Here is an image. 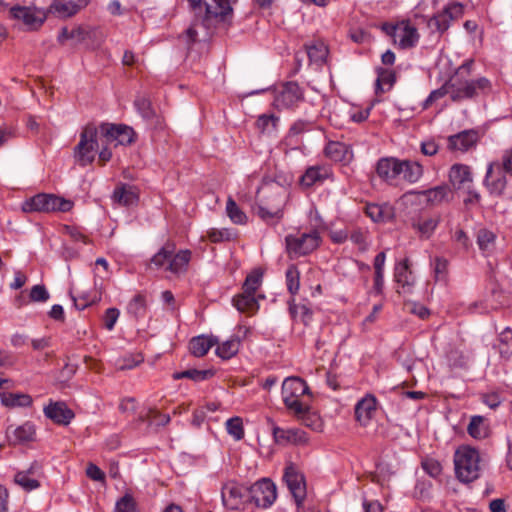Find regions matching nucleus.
Returning <instances> with one entry per match:
<instances>
[{
	"label": "nucleus",
	"mask_w": 512,
	"mask_h": 512,
	"mask_svg": "<svg viewBox=\"0 0 512 512\" xmlns=\"http://www.w3.org/2000/svg\"><path fill=\"white\" fill-rule=\"evenodd\" d=\"M112 200L121 206L130 207L139 201L138 189L129 184H119L113 191Z\"/></svg>",
	"instance_id": "obj_20"
},
{
	"label": "nucleus",
	"mask_w": 512,
	"mask_h": 512,
	"mask_svg": "<svg viewBox=\"0 0 512 512\" xmlns=\"http://www.w3.org/2000/svg\"><path fill=\"white\" fill-rule=\"evenodd\" d=\"M84 5H86L85 0H55L50 9L60 17L66 18L76 14Z\"/></svg>",
	"instance_id": "obj_27"
},
{
	"label": "nucleus",
	"mask_w": 512,
	"mask_h": 512,
	"mask_svg": "<svg viewBox=\"0 0 512 512\" xmlns=\"http://www.w3.org/2000/svg\"><path fill=\"white\" fill-rule=\"evenodd\" d=\"M449 180L454 188L460 190L473 185L471 169L465 164H454L449 171Z\"/></svg>",
	"instance_id": "obj_19"
},
{
	"label": "nucleus",
	"mask_w": 512,
	"mask_h": 512,
	"mask_svg": "<svg viewBox=\"0 0 512 512\" xmlns=\"http://www.w3.org/2000/svg\"><path fill=\"white\" fill-rule=\"evenodd\" d=\"M240 347V339L238 337H231L216 348V354L224 359L228 360L235 356Z\"/></svg>",
	"instance_id": "obj_38"
},
{
	"label": "nucleus",
	"mask_w": 512,
	"mask_h": 512,
	"mask_svg": "<svg viewBox=\"0 0 512 512\" xmlns=\"http://www.w3.org/2000/svg\"><path fill=\"white\" fill-rule=\"evenodd\" d=\"M283 479L296 505L300 507L306 497V483L303 474L300 473L293 464H290L285 468Z\"/></svg>",
	"instance_id": "obj_13"
},
{
	"label": "nucleus",
	"mask_w": 512,
	"mask_h": 512,
	"mask_svg": "<svg viewBox=\"0 0 512 512\" xmlns=\"http://www.w3.org/2000/svg\"><path fill=\"white\" fill-rule=\"evenodd\" d=\"M508 173L497 162H490L487 166L483 184L491 195L501 196L508 184Z\"/></svg>",
	"instance_id": "obj_11"
},
{
	"label": "nucleus",
	"mask_w": 512,
	"mask_h": 512,
	"mask_svg": "<svg viewBox=\"0 0 512 512\" xmlns=\"http://www.w3.org/2000/svg\"><path fill=\"white\" fill-rule=\"evenodd\" d=\"M29 296L33 302H46L50 297L46 287L39 284L31 288Z\"/></svg>",
	"instance_id": "obj_56"
},
{
	"label": "nucleus",
	"mask_w": 512,
	"mask_h": 512,
	"mask_svg": "<svg viewBox=\"0 0 512 512\" xmlns=\"http://www.w3.org/2000/svg\"><path fill=\"white\" fill-rule=\"evenodd\" d=\"M304 100V91L298 83L290 81L282 84L277 90L273 106L278 110L296 107Z\"/></svg>",
	"instance_id": "obj_9"
},
{
	"label": "nucleus",
	"mask_w": 512,
	"mask_h": 512,
	"mask_svg": "<svg viewBox=\"0 0 512 512\" xmlns=\"http://www.w3.org/2000/svg\"><path fill=\"white\" fill-rule=\"evenodd\" d=\"M120 312L117 308H108L104 315V326L107 330L111 331L118 320Z\"/></svg>",
	"instance_id": "obj_58"
},
{
	"label": "nucleus",
	"mask_w": 512,
	"mask_h": 512,
	"mask_svg": "<svg viewBox=\"0 0 512 512\" xmlns=\"http://www.w3.org/2000/svg\"><path fill=\"white\" fill-rule=\"evenodd\" d=\"M9 15L11 18L22 21L29 30L38 29L46 20L44 11L31 7H11L9 9Z\"/></svg>",
	"instance_id": "obj_16"
},
{
	"label": "nucleus",
	"mask_w": 512,
	"mask_h": 512,
	"mask_svg": "<svg viewBox=\"0 0 512 512\" xmlns=\"http://www.w3.org/2000/svg\"><path fill=\"white\" fill-rule=\"evenodd\" d=\"M45 416L58 425H68L74 418V412L64 402H50L44 407Z\"/></svg>",
	"instance_id": "obj_17"
},
{
	"label": "nucleus",
	"mask_w": 512,
	"mask_h": 512,
	"mask_svg": "<svg viewBox=\"0 0 512 512\" xmlns=\"http://www.w3.org/2000/svg\"><path fill=\"white\" fill-rule=\"evenodd\" d=\"M496 234L486 228H482L477 233V244L484 253H491L495 248Z\"/></svg>",
	"instance_id": "obj_37"
},
{
	"label": "nucleus",
	"mask_w": 512,
	"mask_h": 512,
	"mask_svg": "<svg viewBox=\"0 0 512 512\" xmlns=\"http://www.w3.org/2000/svg\"><path fill=\"white\" fill-rule=\"evenodd\" d=\"M498 350L504 358H509L512 355V329L510 327H506L500 333Z\"/></svg>",
	"instance_id": "obj_44"
},
{
	"label": "nucleus",
	"mask_w": 512,
	"mask_h": 512,
	"mask_svg": "<svg viewBox=\"0 0 512 512\" xmlns=\"http://www.w3.org/2000/svg\"><path fill=\"white\" fill-rule=\"evenodd\" d=\"M32 401V397L28 394L3 393L1 395V402L6 407H28Z\"/></svg>",
	"instance_id": "obj_35"
},
{
	"label": "nucleus",
	"mask_w": 512,
	"mask_h": 512,
	"mask_svg": "<svg viewBox=\"0 0 512 512\" xmlns=\"http://www.w3.org/2000/svg\"><path fill=\"white\" fill-rule=\"evenodd\" d=\"M468 434L475 439H482L487 435V429L484 425L482 416H473L467 427Z\"/></svg>",
	"instance_id": "obj_45"
},
{
	"label": "nucleus",
	"mask_w": 512,
	"mask_h": 512,
	"mask_svg": "<svg viewBox=\"0 0 512 512\" xmlns=\"http://www.w3.org/2000/svg\"><path fill=\"white\" fill-rule=\"evenodd\" d=\"M287 289L291 295H296L300 288V273L295 265H290L285 273Z\"/></svg>",
	"instance_id": "obj_46"
},
{
	"label": "nucleus",
	"mask_w": 512,
	"mask_h": 512,
	"mask_svg": "<svg viewBox=\"0 0 512 512\" xmlns=\"http://www.w3.org/2000/svg\"><path fill=\"white\" fill-rule=\"evenodd\" d=\"M330 175V169L326 166H311L300 178V183L304 187H312L317 183H322Z\"/></svg>",
	"instance_id": "obj_28"
},
{
	"label": "nucleus",
	"mask_w": 512,
	"mask_h": 512,
	"mask_svg": "<svg viewBox=\"0 0 512 512\" xmlns=\"http://www.w3.org/2000/svg\"><path fill=\"white\" fill-rule=\"evenodd\" d=\"M35 434L34 427L31 423L27 422L23 425L13 429H7L6 436L11 445H17L33 440Z\"/></svg>",
	"instance_id": "obj_29"
},
{
	"label": "nucleus",
	"mask_w": 512,
	"mask_h": 512,
	"mask_svg": "<svg viewBox=\"0 0 512 512\" xmlns=\"http://www.w3.org/2000/svg\"><path fill=\"white\" fill-rule=\"evenodd\" d=\"M422 467L432 477H437L441 473V465L438 461L427 459L422 462Z\"/></svg>",
	"instance_id": "obj_60"
},
{
	"label": "nucleus",
	"mask_w": 512,
	"mask_h": 512,
	"mask_svg": "<svg viewBox=\"0 0 512 512\" xmlns=\"http://www.w3.org/2000/svg\"><path fill=\"white\" fill-rule=\"evenodd\" d=\"M377 399L372 394H367L359 400L355 406L356 420L363 426H366L372 419L376 411Z\"/></svg>",
	"instance_id": "obj_23"
},
{
	"label": "nucleus",
	"mask_w": 512,
	"mask_h": 512,
	"mask_svg": "<svg viewBox=\"0 0 512 512\" xmlns=\"http://www.w3.org/2000/svg\"><path fill=\"white\" fill-rule=\"evenodd\" d=\"M473 61L468 60L463 63L455 74L447 81V87L450 88V98L454 102H460L486 94L491 90V82L485 78L469 79L470 69Z\"/></svg>",
	"instance_id": "obj_2"
},
{
	"label": "nucleus",
	"mask_w": 512,
	"mask_h": 512,
	"mask_svg": "<svg viewBox=\"0 0 512 512\" xmlns=\"http://www.w3.org/2000/svg\"><path fill=\"white\" fill-rule=\"evenodd\" d=\"M432 266L435 279L437 281H445L448 274V261L443 257H435Z\"/></svg>",
	"instance_id": "obj_51"
},
{
	"label": "nucleus",
	"mask_w": 512,
	"mask_h": 512,
	"mask_svg": "<svg viewBox=\"0 0 512 512\" xmlns=\"http://www.w3.org/2000/svg\"><path fill=\"white\" fill-rule=\"evenodd\" d=\"M306 54L311 63L322 65L328 55V49L323 43L306 45Z\"/></svg>",
	"instance_id": "obj_41"
},
{
	"label": "nucleus",
	"mask_w": 512,
	"mask_h": 512,
	"mask_svg": "<svg viewBox=\"0 0 512 512\" xmlns=\"http://www.w3.org/2000/svg\"><path fill=\"white\" fill-rule=\"evenodd\" d=\"M350 240L359 246L361 250H366L367 244L365 241V235L361 230H355L350 235Z\"/></svg>",
	"instance_id": "obj_64"
},
{
	"label": "nucleus",
	"mask_w": 512,
	"mask_h": 512,
	"mask_svg": "<svg viewBox=\"0 0 512 512\" xmlns=\"http://www.w3.org/2000/svg\"><path fill=\"white\" fill-rule=\"evenodd\" d=\"M463 13L464 7L462 4L458 2L449 4L429 19L428 27L433 32L443 34L449 29L451 22L462 17Z\"/></svg>",
	"instance_id": "obj_10"
},
{
	"label": "nucleus",
	"mask_w": 512,
	"mask_h": 512,
	"mask_svg": "<svg viewBox=\"0 0 512 512\" xmlns=\"http://www.w3.org/2000/svg\"><path fill=\"white\" fill-rule=\"evenodd\" d=\"M175 252V244L167 242L152 258L151 264L156 268L163 267L167 262L169 263L170 258Z\"/></svg>",
	"instance_id": "obj_43"
},
{
	"label": "nucleus",
	"mask_w": 512,
	"mask_h": 512,
	"mask_svg": "<svg viewBox=\"0 0 512 512\" xmlns=\"http://www.w3.org/2000/svg\"><path fill=\"white\" fill-rule=\"evenodd\" d=\"M273 437L276 443L286 445L290 443L291 429H283L275 426L273 428Z\"/></svg>",
	"instance_id": "obj_57"
},
{
	"label": "nucleus",
	"mask_w": 512,
	"mask_h": 512,
	"mask_svg": "<svg viewBox=\"0 0 512 512\" xmlns=\"http://www.w3.org/2000/svg\"><path fill=\"white\" fill-rule=\"evenodd\" d=\"M279 121V117L274 114H262L255 124L261 133L272 134L277 131Z\"/></svg>",
	"instance_id": "obj_40"
},
{
	"label": "nucleus",
	"mask_w": 512,
	"mask_h": 512,
	"mask_svg": "<svg viewBox=\"0 0 512 512\" xmlns=\"http://www.w3.org/2000/svg\"><path fill=\"white\" fill-rule=\"evenodd\" d=\"M503 169L512 178V149L506 150L501 156V160L497 161Z\"/></svg>",
	"instance_id": "obj_62"
},
{
	"label": "nucleus",
	"mask_w": 512,
	"mask_h": 512,
	"mask_svg": "<svg viewBox=\"0 0 512 512\" xmlns=\"http://www.w3.org/2000/svg\"><path fill=\"white\" fill-rule=\"evenodd\" d=\"M143 361L141 354H128L118 361L121 370L133 369Z\"/></svg>",
	"instance_id": "obj_55"
},
{
	"label": "nucleus",
	"mask_w": 512,
	"mask_h": 512,
	"mask_svg": "<svg viewBox=\"0 0 512 512\" xmlns=\"http://www.w3.org/2000/svg\"><path fill=\"white\" fill-rule=\"evenodd\" d=\"M401 174L409 183H416L423 176V166L417 161L400 160Z\"/></svg>",
	"instance_id": "obj_32"
},
{
	"label": "nucleus",
	"mask_w": 512,
	"mask_h": 512,
	"mask_svg": "<svg viewBox=\"0 0 512 512\" xmlns=\"http://www.w3.org/2000/svg\"><path fill=\"white\" fill-rule=\"evenodd\" d=\"M208 238L211 242H221L230 239L228 229H211L208 231Z\"/></svg>",
	"instance_id": "obj_61"
},
{
	"label": "nucleus",
	"mask_w": 512,
	"mask_h": 512,
	"mask_svg": "<svg viewBox=\"0 0 512 512\" xmlns=\"http://www.w3.org/2000/svg\"><path fill=\"white\" fill-rule=\"evenodd\" d=\"M21 208L25 213L67 212L72 208V202L54 194L38 193L26 199Z\"/></svg>",
	"instance_id": "obj_5"
},
{
	"label": "nucleus",
	"mask_w": 512,
	"mask_h": 512,
	"mask_svg": "<svg viewBox=\"0 0 512 512\" xmlns=\"http://www.w3.org/2000/svg\"><path fill=\"white\" fill-rule=\"evenodd\" d=\"M115 512H138L133 497L125 494L116 502Z\"/></svg>",
	"instance_id": "obj_53"
},
{
	"label": "nucleus",
	"mask_w": 512,
	"mask_h": 512,
	"mask_svg": "<svg viewBox=\"0 0 512 512\" xmlns=\"http://www.w3.org/2000/svg\"><path fill=\"white\" fill-rule=\"evenodd\" d=\"M277 497L276 485L268 478L258 480L248 487V502L259 508H269Z\"/></svg>",
	"instance_id": "obj_8"
},
{
	"label": "nucleus",
	"mask_w": 512,
	"mask_h": 512,
	"mask_svg": "<svg viewBox=\"0 0 512 512\" xmlns=\"http://www.w3.org/2000/svg\"><path fill=\"white\" fill-rule=\"evenodd\" d=\"M455 473L459 481L470 483L480 476V454L471 447L459 448L454 456Z\"/></svg>",
	"instance_id": "obj_4"
},
{
	"label": "nucleus",
	"mask_w": 512,
	"mask_h": 512,
	"mask_svg": "<svg viewBox=\"0 0 512 512\" xmlns=\"http://www.w3.org/2000/svg\"><path fill=\"white\" fill-rule=\"evenodd\" d=\"M193 21L185 32L186 42L208 41L218 31L227 30L233 19L237 0H186Z\"/></svg>",
	"instance_id": "obj_1"
},
{
	"label": "nucleus",
	"mask_w": 512,
	"mask_h": 512,
	"mask_svg": "<svg viewBox=\"0 0 512 512\" xmlns=\"http://www.w3.org/2000/svg\"><path fill=\"white\" fill-rule=\"evenodd\" d=\"M439 150V145L435 142L434 139H426L421 142L420 151L425 156H434L437 154Z\"/></svg>",
	"instance_id": "obj_59"
},
{
	"label": "nucleus",
	"mask_w": 512,
	"mask_h": 512,
	"mask_svg": "<svg viewBox=\"0 0 512 512\" xmlns=\"http://www.w3.org/2000/svg\"><path fill=\"white\" fill-rule=\"evenodd\" d=\"M439 222V217L424 216L421 214L410 218V223L413 229L417 230L420 235L425 238H429L433 234Z\"/></svg>",
	"instance_id": "obj_25"
},
{
	"label": "nucleus",
	"mask_w": 512,
	"mask_h": 512,
	"mask_svg": "<svg viewBox=\"0 0 512 512\" xmlns=\"http://www.w3.org/2000/svg\"><path fill=\"white\" fill-rule=\"evenodd\" d=\"M227 433L232 436L236 441L244 437L243 422L240 417H232L226 421Z\"/></svg>",
	"instance_id": "obj_49"
},
{
	"label": "nucleus",
	"mask_w": 512,
	"mask_h": 512,
	"mask_svg": "<svg viewBox=\"0 0 512 512\" xmlns=\"http://www.w3.org/2000/svg\"><path fill=\"white\" fill-rule=\"evenodd\" d=\"M98 130L94 124H87L81 134L80 141L74 149V156L81 166H87L95 160L98 149Z\"/></svg>",
	"instance_id": "obj_7"
},
{
	"label": "nucleus",
	"mask_w": 512,
	"mask_h": 512,
	"mask_svg": "<svg viewBox=\"0 0 512 512\" xmlns=\"http://www.w3.org/2000/svg\"><path fill=\"white\" fill-rule=\"evenodd\" d=\"M226 212L230 220L235 224H245L247 221V216L245 213L238 207L236 202L229 197L226 203Z\"/></svg>",
	"instance_id": "obj_48"
},
{
	"label": "nucleus",
	"mask_w": 512,
	"mask_h": 512,
	"mask_svg": "<svg viewBox=\"0 0 512 512\" xmlns=\"http://www.w3.org/2000/svg\"><path fill=\"white\" fill-rule=\"evenodd\" d=\"M86 474L94 481H103L105 478L103 471L97 465L92 463L87 466Z\"/></svg>",
	"instance_id": "obj_63"
},
{
	"label": "nucleus",
	"mask_w": 512,
	"mask_h": 512,
	"mask_svg": "<svg viewBox=\"0 0 512 512\" xmlns=\"http://www.w3.org/2000/svg\"><path fill=\"white\" fill-rule=\"evenodd\" d=\"M419 41V34L416 27L412 26L409 21H402L399 23V30L397 32L395 43H398L402 49H409Z\"/></svg>",
	"instance_id": "obj_24"
},
{
	"label": "nucleus",
	"mask_w": 512,
	"mask_h": 512,
	"mask_svg": "<svg viewBox=\"0 0 512 512\" xmlns=\"http://www.w3.org/2000/svg\"><path fill=\"white\" fill-rule=\"evenodd\" d=\"M318 231L309 233L289 234L285 237L286 251L290 258L305 256L313 252L320 244Z\"/></svg>",
	"instance_id": "obj_6"
},
{
	"label": "nucleus",
	"mask_w": 512,
	"mask_h": 512,
	"mask_svg": "<svg viewBox=\"0 0 512 512\" xmlns=\"http://www.w3.org/2000/svg\"><path fill=\"white\" fill-rule=\"evenodd\" d=\"M262 283V273L259 270H253L249 273L243 283L242 292L254 294Z\"/></svg>",
	"instance_id": "obj_47"
},
{
	"label": "nucleus",
	"mask_w": 512,
	"mask_h": 512,
	"mask_svg": "<svg viewBox=\"0 0 512 512\" xmlns=\"http://www.w3.org/2000/svg\"><path fill=\"white\" fill-rule=\"evenodd\" d=\"M480 140L478 130L469 129L447 137V148L452 152L465 153L476 147Z\"/></svg>",
	"instance_id": "obj_15"
},
{
	"label": "nucleus",
	"mask_w": 512,
	"mask_h": 512,
	"mask_svg": "<svg viewBox=\"0 0 512 512\" xmlns=\"http://www.w3.org/2000/svg\"><path fill=\"white\" fill-rule=\"evenodd\" d=\"M282 398L285 406L295 415H304L309 410L305 400L310 395L307 383L300 377H287L282 383Z\"/></svg>",
	"instance_id": "obj_3"
},
{
	"label": "nucleus",
	"mask_w": 512,
	"mask_h": 512,
	"mask_svg": "<svg viewBox=\"0 0 512 512\" xmlns=\"http://www.w3.org/2000/svg\"><path fill=\"white\" fill-rule=\"evenodd\" d=\"M214 376V371L211 369L198 370V369H187L181 372H175L173 379L179 380L182 378H188L195 382H201Z\"/></svg>",
	"instance_id": "obj_42"
},
{
	"label": "nucleus",
	"mask_w": 512,
	"mask_h": 512,
	"mask_svg": "<svg viewBox=\"0 0 512 512\" xmlns=\"http://www.w3.org/2000/svg\"><path fill=\"white\" fill-rule=\"evenodd\" d=\"M221 497L226 508L238 509L242 504L248 502V487L235 481H229L223 485Z\"/></svg>",
	"instance_id": "obj_12"
},
{
	"label": "nucleus",
	"mask_w": 512,
	"mask_h": 512,
	"mask_svg": "<svg viewBox=\"0 0 512 512\" xmlns=\"http://www.w3.org/2000/svg\"><path fill=\"white\" fill-rule=\"evenodd\" d=\"M191 260L190 250H180L178 253L173 254L169 260L166 270L178 274L187 270L188 264Z\"/></svg>",
	"instance_id": "obj_33"
},
{
	"label": "nucleus",
	"mask_w": 512,
	"mask_h": 512,
	"mask_svg": "<svg viewBox=\"0 0 512 512\" xmlns=\"http://www.w3.org/2000/svg\"><path fill=\"white\" fill-rule=\"evenodd\" d=\"M146 300L142 294L135 295L127 305V313L138 320L146 315Z\"/></svg>",
	"instance_id": "obj_39"
},
{
	"label": "nucleus",
	"mask_w": 512,
	"mask_h": 512,
	"mask_svg": "<svg viewBox=\"0 0 512 512\" xmlns=\"http://www.w3.org/2000/svg\"><path fill=\"white\" fill-rule=\"evenodd\" d=\"M395 280L403 289L410 288L414 284V276L409 268L407 259L396 265Z\"/></svg>",
	"instance_id": "obj_34"
},
{
	"label": "nucleus",
	"mask_w": 512,
	"mask_h": 512,
	"mask_svg": "<svg viewBox=\"0 0 512 512\" xmlns=\"http://www.w3.org/2000/svg\"><path fill=\"white\" fill-rule=\"evenodd\" d=\"M100 133L107 143L115 142V146L129 145L134 140V130L124 124L103 123L100 126Z\"/></svg>",
	"instance_id": "obj_14"
},
{
	"label": "nucleus",
	"mask_w": 512,
	"mask_h": 512,
	"mask_svg": "<svg viewBox=\"0 0 512 512\" xmlns=\"http://www.w3.org/2000/svg\"><path fill=\"white\" fill-rule=\"evenodd\" d=\"M324 154L335 162L349 163L353 159L351 146L339 141H329L324 148Z\"/></svg>",
	"instance_id": "obj_21"
},
{
	"label": "nucleus",
	"mask_w": 512,
	"mask_h": 512,
	"mask_svg": "<svg viewBox=\"0 0 512 512\" xmlns=\"http://www.w3.org/2000/svg\"><path fill=\"white\" fill-rule=\"evenodd\" d=\"M366 215L374 222H387L393 218V208L388 204L369 203L365 206Z\"/></svg>",
	"instance_id": "obj_30"
},
{
	"label": "nucleus",
	"mask_w": 512,
	"mask_h": 512,
	"mask_svg": "<svg viewBox=\"0 0 512 512\" xmlns=\"http://www.w3.org/2000/svg\"><path fill=\"white\" fill-rule=\"evenodd\" d=\"M218 343L215 337H206L204 335L191 339L189 343L190 352L196 357H202L207 354L212 346Z\"/></svg>",
	"instance_id": "obj_31"
},
{
	"label": "nucleus",
	"mask_w": 512,
	"mask_h": 512,
	"mask_svg": "<svg viewBox=\"0 0 512 512\" xmlns=\"http://www.w3.org/2000/svg\"><path fill=\"white\" fill-rule=\"evenodd\" d=\"M376 173L387 183H394L401 174L400 160L393 157L379 159L376 163Z\"/></svg>",
	"instance_id": "obj_18"
},
{
	"label": "nucleus",
	"mask_w": 512,
	"mask_h": 512,
	"mask_svg": "<svg viewBox=\"0 0 512 512\" xmlns=\"http://www.w3.org/2000/svg\"><path fill=\"white\" fill-rule=\"evenodd\" d=\"M134 105L143 118L151 119L154 116L151 102L147 98L142 96L137 97L134 101Z\"/></svg>",
	"instance_id": "obj_52"
},
{
	"label": "nucleus",
	"mask_w": 512,
	"mask_h": 512,
	"mask_svg": "<svg viewBox=\"0 0 512 512\" xmlns=\"http://www.w3.org/2000/svg\"><path fill=\"white\" fill-rule=\"evenodd\" d=\"M264 298L263 295L246 294L242 292L233 297V306L241 313L254 314L259 309L258 300Z\"/></svg>",
	"instance_id": "obj_26"
},
{
	"label": "nucleus",
	"mask_w": 512,
	"mask_h": 512,
	"mask_svg": "<svg viewBox=\"0 0 512 512\" xmlns=\"http://www.w3.org/2000/svg\"><path fill=\"white\" fill-rule=\"evenodd\" d=\"M376 71H377L378 77L376 79L375 92H376V94H381V93L385 92V89L383 86L387 85V90H389L393 86V84L396 80V77H395V73L389 69L379 67L376 69Z\"/></svg>",
	"instance_id": "obj_36"
},
{
	"label": "nucleus",
	"mask_w": 512,
	"mask_h": 512,
	"mask_svg": "<svg viewBox=\"0 0 512 512\" xmlns=\"http://www.w3.org/2000/svg\"><path fill=\"white\" fill-rule=\"evenodd\" d=\"M14 481L21 486L25 491H32L40 486L38 480L30 478L27 472H18L15 475Z\"/></svg>",
	"instance_id": "obj_50"
},
{
	"label": "nucleus",
	"mask_w": 512,
	"mask_h": 512,
	"mask_svg": "<svg viewBox=\"0 0 512 512\" xmlns=\"http://www.w3.org/2000/svg\"><path fill=\"white\" fill-rule=\"evenodd\" d=\"M412 194L423 196L427 204L436 206L443 202H449L452 198V191L448 185H439L423 191H412Z\"/></svg>",
	"instance_id": "obj_22"
},
{
	"label": "nucleus",
	"mask_w": 512,
	"mask_h": 512,
	"mask_svg": "<svg viewBox=\"0 0 512 512\" xmlns=\"http://www.w3.org/2000/svg\"><path fill=\"white\" fill-rule=\"evenodd\" d=\"M313 128V121L298 119L290 127L288 136H297Z\"/></svg>",
	"instance_id": "obj_54"
}]
</instances>
